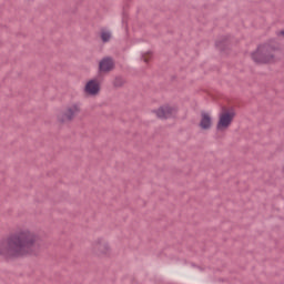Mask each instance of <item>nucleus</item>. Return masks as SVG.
Returning <instances> with one entry per match:
<instances>
[{
	"instance_id": "obj_1",
	"label": "nucleus",
	"mask_w": 284,
	"mask_h": 284,
	"mask_svg": "<svg viewBox=\"0 0 284 284\" xmlns=\"http://www.w3.org/2000/svg\"><path fill=\"white\" fill-rule=\"evenodd\" d=\"M39 250H41V240L30 229H18L0 241V256L7 260L39 254Z\"/></svg>"
},
{
	"instance_id": "obj_2",
	"label": "nucleus",
	"mask_w": 284,
	"mask_h": 284,
	"mask_svg": "<svg viewBox=\"0 0 284 284\" xmlns=\"http://www.w3.org/2000/svg\"><path fill=\"white\" fill-rule=\"evenodd\" d=\"M252 59L255 63H274L276 61L274 42L260 45L256 52L252 53Z\"/></svg>"
},
{
	"instance_id": "obj_3",
	"label": "nucleus",
	"mask_w": 284,
	"mask_h": 284,
	"mask_svg": "<svg viewBox=\"0 0 284 284\" xmlns=\"http://www.w3.org/2000/svg\"><path fill=\"white\" fill-rule=\"evenodd\" d=\"M234 116H235L234 111L223 109L216 125L217 130L220 132H225V130H227V128L232 125V121H234Z\"/></svg>"
},
{
	"instance_id": "obj_4",
	"label": "nucleus",
	"mask_w": 284,
	"mask_h": 284,
	"mask_svg": "<svg viewBox=\"0 0 284 284\" xmlns=\"http://www.w3.org/2000/svg\"><path fill=\"white\" fill-rule=\"evenodd\" d=\"M81 114V106L77 103L69 105L63 114L58 116L60 123H65V121H73L75 116Z\"/></svg>"
},
{
	"instance_id": "obj_5",
	"label": "nucleus",
	"mask_w": 284,
	"mask_h": 284,
	"mask_svg": "<svg viewBox=\"0 0 284 284\" xmlns=\"http://www.w3.org/2000/svg\"><path fill=\"white\" fill-rule=\"evenodd\" d=\"M158 119H171L176 115V108L169 104L161 106L155 111Z\"/></svg>"
},
{
	"instance_id": "obj_6",
	"label": "nucleus",
	"mask_w": 284,
	"mask_h": 284,
	"mask_svg": "<svg viewBox=\"0 0 284 284\" xmlns=\"http://www.w3.org/2000/svg\"><path fill=\"white\" fill-rule=\"evenodd\" d=\"M93 252H95V254H108V252H110V246H108L106 241L97 240L93 243Z\"/></svg>"
},
{
	"instance_id": "obj_7",
	"label": "nucleus",
	"mask_w": 284,
	"mask_h": 284,
	"mask_svg": "<svg viewBox=\"0 0 284 284\" xmlns=\"http://www.w3.org/2000/svg\"><path fill=\"white\" fill-rule=\"evenodd\" d=\"M100 72H111L114 70V60L112 58H103L99 63Z\"/></svg>"
},
{
	"instance_id": "obj_8",
	"label": "nucleus",
	"mask_w": 284,
	"mask_h": 284,
	"mask_svg": "<svg viewBox=\"0 0 284 284\" xmlns=\"http://www.w3.org/2000/svg\"><path fill=\"white\" fill-rule=\"evenodd\" d=\"M99 90H101V88L99 87V82L97 80H91L85 85L87 94H91L92 97L99 94Z\"/></svg>"
},
{
	"instance_id": "obj_9",
	"label": "nucleus",
	"mask_w": 284,
	"mask_h": 284,
	"mask_svg": "<svg viewBox=\"0 0 284 284\" xmlns=\"http://www.w3.org/2000/svg\"><path fill=\"white\" fill-rule=\"evenodd\" d=\"M201 116L200 128L202 130H210V128H212V116L207 113H202Z\"/></svg>"
},
{
	"instance_id": "obj_10",
	"label": "nucleus",
	"mask_w": 284,
	"mask_h": 284,
	"mask_svg": "<svg viewBox=\"0 0 284 284\" xmlns=\"http://www.w3.org/2000/svg\"><path fill=\"white\" fill-rule=\"evenodd\" d=\"M100 39L102 40L103 43H108L110 39H112V32L109 30L102 29L100 31Z\"/></svg>"
},
{
	"instance_id": "obj_11",
	"label": "nucleus",
	"mask_w": 284,
	"mask_h": 284,
	"mask_svg": "<svg viewBox=\"0 0 284 284\" xmlns=\"http://www.w3.org/2000/svg\"><path fill=\"white\" fill-rule=\"evenodd\" d=\"M142 59H143L144 63H149L150 59H152V53H150V52L144 53Z\"/></svg>"
},
{
	"instance_id": "obj_12",
	"label": "nucleus",
	"mask_w": 284,
	"mask_h": 284,
	"mask_svg": "<svg viewBox=\"0 0 284 284\" xmlns=\"http://www.w3.org/2000/svg\"><path fill=\"white\" fill-rule=\"evenodd\" d=\"M280 34H281L282 37H284V30H283V31H281V32H280Z\"/></svg>"
},
{
	"instance_id": "obj_13",
	"label": "nucleus",
	"mask_w": 284,
	"mask_h": 284,
	"mask_svg": "<svg viewBox=\"0 0 284 284\" xmlns=\"http://www.w3.org/2000/svg\"><path fill=\"white\" fill-rule=\"evenodd\" d=\"M216 45H217V48H221V44H220V43H217Z\"/></svg>"
}]
</instances>
